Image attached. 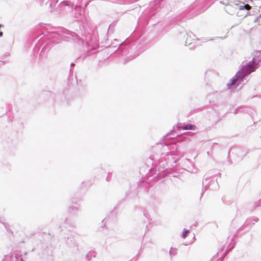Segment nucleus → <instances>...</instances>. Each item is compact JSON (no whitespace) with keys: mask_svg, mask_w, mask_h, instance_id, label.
<instances>
[{"mask_svg":"<svg viewBox=\"0 0 261 261\" xmlns=\"http://www.w3.org/2000/svg\"><path fill=\"white\" fill-rule=\"evenodd\" d=\"M195 240V237H194V234H192L191 235V240H190V241H189V242H188V244H191L192 243H193Z\"/></svg>","mask_w":261,"mask_h":261,"instance_id":"4","label":"nucleus"},{"mask_svg":"<svg viewBox=\"0 0 261 261\" xmlns=\"http://www.w3.org/2000/svg\"><path fill=\"white\" fill-rule=\"evenodd\" d=\"M251 6L248 4H246L244 6H240L239 7L240 10H243L244 9H245L247 10H249L251 9Z\"/></svg>","mask_w":261,"mask_h":261,"instance_id":"3","label":"nucleus"},{"mask_svg":"<svg viewBox=\"0 0 261 261\" xmlns=\"http://www.w3.org/2000/svg\"><path fill=\"white\" fill-rule=\"evenodd\" d=\"M189 233V230H187V231H185V232H184V233H182L183 238L185 239Z\"/></svg>","mask_w":261,"mask_h":261,"instance_id":"5","label":"nucleus"},{"mask_svg":"<svg viewBox=\"0 0 261 261\" xmlns=\"http://www.w3.org/2000/svg\"><path fill=\"white\" fill-rule=\"evenodd\" d=\"M2 25H0V28L2 27ZM3 36V32L2 31H0V37H2Z\"/></svg>","mask_w":261,"mask_h":261,"instance_id":"6","label":"nucleus"},{"mask_svg":"<svg viewBox=\"0 0 261 261\" xmlns=\"http://www.w3.org/2000/svg\"><path fill=\"white\" fill-rule=\"evenodd\" d=\"M195 128H196V126L194 125L191 124H187L185 126H184L182 127H180V128H182V129H184V130H188V129L194 130V129H195Z\"/></svg>","mask_w":261,"mask_h":261,"instance_id":"2","label":"nucleus"},{"mask_svg":"<svg viewBox=\"0 0 261 261\" xmlns=\"http://www.w3.org/2000/svg\"><path fill=\"white\" fill-rule=\"evenodd\" d=\"M254 59L252 60L251 64H249L246 66H244L242 68V72L243 73V76L250 74L251 72H253L255 67L253 66Z\"/></svg>","mask_w":261,"mask_h":261,"instance_id":"1","label":"nucleus"},{"mask_svg":"<svg viewBox=\"0 0 261 261\" xmlns=\"http://www.w3.org/2000/svg\"><path fill=\"white\" fill-rule=\"evenodd\" d=\"M236 81V80H234V81H232L231 84L232 85L234 84Z\"/></svg>","mask_w":261,"mask_h":261,"instance_id":"7","label":"nucleus"}]
</instances>
